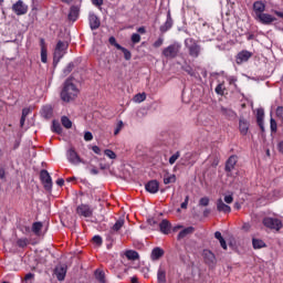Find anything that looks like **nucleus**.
I'll return each instance as SVG.
<instances>
[{
  "label": "nucleus",
  "mask_w": 283,
  "mask_h": 283,
  "mask_svg": "<svg viewBox=\"0 0 283 283\" xmlns=\"http://www.w3.org/2000/svg\"><path fill=\"white\" fill-rule=\"evenodd\" d=\"M18 247H20L21 249H24V247H28V239H19L17 241Z\"/></svg>",
  "instance_id": "48"
},
{
  "label": "nucleus",
  "mask_w": 283,
  "mask_h": 283,
  "mask_svg": "<svg viewBox=\"0 0 283 283\" xmlns=\"http://www.w3.org/2000/svg\"><path fill=\"white\" fill-rule=\"evenodd\" d=\"M0 179L1 180L6 179V170L3 168H0Z\"/></svg>",
  "instance_id": "60"
},
{
  "label": "nucleus",
  "mask_w": 283,
  "mask_h": 283,
  "mask_svg": "<svg viewBox=\"0 0 283 283\" xmlns=\"http://www.w3.org/2000/svg\"><path fill=\"white\" fill-rule=\"evenodd\" d=\"M277 149H279V151H281V154H283V142H280L277 144Z\"/></svg>",
  "instance_id": "63"
},
{
  "label": "nucleus",
  "mask_w": 283,
  "mask_h": 283,
  "mask_svg": "<svg viewBox=\"0 0 283 283\" xmlns=\"http://www.w3.org/2000/svg\"><path fill=\"white\" fill-rule=\"evenodd\" d=\"M182 45L178 42H175L168 46H166L161 54L163 56H165V59H176V56H178V54H180V50H181Z\"/></svg>",
  "instance_id": "2"
},
{
  "label": "nucleus",
  "mask_w": 283,
  "mask_h": 283,
  "mask_svg": "<svg viewBox=\"0 0 283 283\" xmlns=\"http://www.w3.org/2000/svg\"><path fill=\"white\" fill-rule=\"evenodd\" d=\"M270 128H271V132H273V134L277 132V122H275L273 117H271L270 119Z\"/></svg>",
  "instance_id": "39"
},
{
  "label": "nucleus",
  "mask_w": 283,
  "mask_h": 283,
  "mask_svg": "<svg viewBox=\"0 0 283 283\" xmlns=\"http://www.w3.org/2000/svg\"><path fill=\"white\" fill-rule=\"evenodd\" d=\"M28 114H30V108L22 109V117L28 118Z\"/></svg>",
  "instance_id": "57"
},
{
  "label": "nucleus",
  "mask_w": 283,
  "mask_h": 283,
  "mask_svg": "<svg viewBox=\"0 0 283 283\" xmlns=\"http://www.w3.org/2000/svg\"><path fill=\"white\" fill-rule=\"evenodd\" d=\"M65 52H67V43L61 41L57 42L53 57L54 63H59L62 56H65Z\"/></svg>",
  "instance_id": "5"
},
{
  "label": "nucleus",
  "mask_w": 283,
  "mask_h": 283,
  "mask_svg": "<svg viewBox=\"0 0 283 283\" xmlns=\"http://www.w3.org/2000/svg\"><path fill=\"white\" fill-rule=\"evenodd\" d=\"M200 207H209V197H203L199 200Z\"/></svg>",
  "instance_id": "49"
},
{
  "label": "nucleus",
  "mask_w": 283,
  "mask_h": 283,
  "mask_svg": "<svg viewBox=\"0 0 283 283\" xmlns=\"http://www.w3.org/2000/svg\"><path fill=\"white\" fill-rule=\"evenodd\" d=\"M86 169L90 170V174H92V176H98V168H96V166L92 165V163L86 161Z\"/></svg>",
  "instance_id": "32"
},
{
  "label": "nucleus",
  "mask_w": 283,
  "mask_h": 283,
  "mask_svg": "<svg viewBox=\"0 0 283 283\" xmlns=\"http://www.w3.org/2000/svg\"><path fill=\"white\" fill-rule=\"evenodd\" d=\"M92 150L94 151V154L101 155V147L98 146H93Z\"/></svg>",
  "instance_id": "58"
},
{
  "label": "nucleus",
  "mask_w": 283,
  "mask_h": 283,
  "mask_svg": "<svg viewBox=\"0 0 283 283\" xmlns=\"http://www.w3.org/2000/svg\"><path fill=\"white\" fill-rule=\"evenodd\" d=\"M118 50H120L123 52L124 59L126 61H129L132 59V52H129V50H127V49H125L123 46H122V49H118Z\"/></svg>",
  "instance_id": "40"
},
{
  "label": "nucleus",
  "mask_w": 283,
  "mask_h": 283,
  "mask_svg": "<svg viewBox=\"0 0 283 283\" xmlns=\"http://www.w3.org/2000/svg\"><path fill=\"white\" fill-rule=\"evenodd\" d=\"M219 242H220L222 249H224L227 251V241H224V239H221Z\"/></svg>",
  "instance_id": "61"
},
{
  "label": "nucleus",
  "mask_w": 283,
  "mask_h": 283,
  "mask_svg": "<svg viewBox=\"0 0 283 283\" xmlns=\"http://www.w3.org/2000/svg\"><path fill=\"white\" fill-rule=\"evenodd\" d=\"M32 280H34V274L28 273V274L24 276V280L22 281V283H32Z\"/></svg>",
  "instance_id": "47"
},
{
  "label": "nucleus",
  "mask_w": 283,
  "mask_h": 283,
  "mask_svg": "<svg viewBox=\"0 0 283 283\" xmlns=\"http://www.w3.org/2000/svg\"><path fill=\"white\" fill-rule=\"evenodd\" d=\"M52 130L55 132V134H61L63 132V128L61 127V124L56 120H53Z\"/></svg>",
  "instance_id": "37"
},
{
  "label": "nucleus",
  "mask_w": 283,
  "mask_h": 283,
  "mask_svg": "<svg viewBox=\"0 0 283 283\" xmlns=\"http://www.w3.org/2000/svg\"><path fill=\"white\" fill-rule=\"evenodd\" d=\"M66 158L71 165H87V161H85L83 158H81V155L76 153V149L74 147H71L66 151Z\"/></svg>",
  "instance_id": "4"
},
{
  "label": "nucleus",
  "mask_w": 283,
  "mask_h": 283,
  "mask_svg": "<svg viewBox=\"0 0 283 283\" xmlns=\"http://www.w3.org/2000/svg\"><path fill=\"white\" fill-rule=\"evenodd\" d=\"M12 11L21 17L23 14H28V4L23 3L22 0H18L12 6Z\"/></svg>",
  "instance_id": "7"
},
{
  "label": "nucleus",
  "mask_w": 283,
  "mask_h": 283,
  "mask_svg": "<svg viewBox=\"0 0 283 283\" xmlns=\"http://www.w3.org/2000/svg\"><path fill=\"white\" fill-rule=\"evenodd\" d=\"M165 255V251L160 248H155L151 252V260H160Z\"/></svg>",
  "instance_id": "25"
},
{
  "label": "nucleus",
  "mask_w": 283,
  "mask_h": 283,
  "mask_svg": "<svg viewBox=\"0 0 283 283\" xmlns=\"http://www.w3.org/2000/svg\"><path fill=\"white\" fill-rule=\"evenodd\" d=\"M42 114L44 118H50L52 116V106H43Z\"/></svg>",
  "instance_id": "36"
},
{
  "label": "nucleus",
  "mask_w": 283,
  "mask_h": 283,
  "mask_svg": "<svg viewBox=\"0 0 283 283\" xmlns=\"http://www.w3.org/2000/svg\"><path fill=\"white\" fill-rule=\"evenodd\" d=\"M256 21H260L263 25H271V23L277 21V18L269 14V13H261L255 17Z\"/></svg>",
  "instance_id": "8"
},
{
  "label": "nucleus",
  "mask_w": 283,
  "mask_h": 283,
  "mask_svg": "<svg viewBox=\"0 0 283 283\" xmlns=\"http://www.w3.org/2000/svg\"><path fill=\"white\" fill-rule=\"evenodd\" d=\"M265 10H266V4H264V2L255 1L253 3V11L255 13V19H256V17H259V14L264 13Z\"/></svg>",
  "instance_id": "17"
},
{
  "label": "nucleus",
  "mask_w": 283,
  "mask_h": 283,
  "mask_svg": "<svg viewBox=\"0 0 283 283\" xmlns=\"http://www.w3.org/2000/svg\"><path fill=\"white\" fill-rule=\"evenodd\" d=\"M125 224V220L124 219H119L115 222V224L112 228V231H120V229H123V226Z\"/></svg>",
  "instance_id": "33"
},
{
  "label": "nucleus",
  "mask_w": 283,
  "mask_h": 283,
  "mask_svg": "<svg viewBox=\"0 0 283 283\" xmlns=\"http://www.w3.org/2000/svg\"><path fill=\"white\" fill-rule=\"evenodd\" d=\"M147 99V94L138 93L133 97L134 103H143Z\"/></svg>",
  "instance_id": "27"
},
{
  "label": "nucleus",
  "mask_w": 283,
  "mask_h": 283,
  "mask_svg": "<svg viewBox=\"0 0 283 283\" xmlns=\"http://www.w3.org/2000/svg\"><path fill=\"white\" fill-rule=\"evenodd\" d=\"M223 202H226V205H231L233 202V195H226Z\"/></svg>",
  "instance_id": "51"
},
{
  "label": "nucleus",
  "mask_w": 283,
  "mask_h": 283,
  "mask_svg": "<svg viewBox=\"0 0 283 283\" xmlns=\"http://www.w3.org/2000/svg\"><path fill=\"white\" fill-rule=\"evenodd\" d=\"M125 255L128 260H138V252L134 250L126 251Z\"/></svg>",
  "instance_id": "31"
},
{
  "label": "nucleus",
  "mask_w": 283,
  "mask_h": 283,
  "mask_svg": "<svg viewBox=\"0 0 283 283\" xmlns=\"http://www.w3.org/2000/svg\"><path fill=\"white\" fill-rule=\"evenodd\" d=\"M108 42L111 43V45H114L117 50H123V46L116 42V38L111 36L108 39Z\"/></svg>",
  "instance_id": "41"
},
{
  "label": "nucleus",
  "mask_w": 283,
  "mask_h": 283,
  "mask_svg": "<svg viewBox=\"0 0 283 283\" xmlns=\"http://www.w3.org/2000/svg\"><path fill=\"white\" fill-rule=\"evenodd\" d=\"M239 130L242 136H247V134H249V122H247V119L239 120Z\"/></svg>",
  "instance_id": "21"
},
{
  "label": "nucleus",
  "mask_w": 283,
  "mask_h": 283,
  "mask_svg": "<svg viewBox=\"0 0 283 283\" xmlns=\"http://www.w3.org/2000/svg\"><path fill=\"white\" fill-rule=\"evenodd\" d=\"M93 6H96L97 8H101L103 6V0H91Z\"/></svg>",
  "instance_id": "55"
},
{
  "label": "nucleus",
  "mask_w": 283,
  "mask_h": 283,
  "mask_svg": "<svg viewBox=\"0 0 283 283\" xmlns=\"http://www.w3.org/2000/svg\"><path fill=\"white\" fill-rule=\"evenodd\" d=\"M95 277H96L97 280H99L101 282H105V273H103V271L97 270V271L95 272Z\"/></svg>",
  "instance_id": "43"
},
{
  "label": "nucleus",
  "mask_w": 283,
  "mask_h": 283,
  "mask_svg": "<svg viewBox=\"0 0 283 283\" xmlns=\"http://www.w3.org/2000/svg\"><path fill=\"white\" fill-rule=\"evenodd\" d=\"M163 43H165V38L160 36L154 42L153 48H161Z\"/></svg>",
  "instance_id": "44"
},
{
  "label": "nucleus",
  "mask_w": 283,
  "mask_h": 283,
  "mask_svg": "<svg viewBox=\"0 0 283 283\" xmlns=\"http://www.w3.org/2000/svg\"><path fill=\"white\" fill-rule=\"evenodd\" d=\"M41 229H43V223L41 222H34L32 226V231L35 233V235H39L41 233Z\"/></svg>",
  "instance_id": "34"
},
{
  "label": "nucleus",
  "mask_w": 283,
  "mask_h": 283,
  "mask_svg": "<svg viewBox=\"0 0 283 283\" xmlns=\"http://www.w3.org/2000/svg\"><path fill=\"white\" fill-rule=\"evenodd\" d=\"M172 182H176V175H165L164 185H171Z\"/></svg>",
  "instance_id": "29"
},
{
  "label": "nucleus",
  "mask_w": 283,
  "mask_h": 283,
  "mask_svg": "<svg viewBox=\"0 0 283 283\" xmlns=\"http://www.w3.org/2000/svg\"><path fill=\"white\" fill-rule=\"evenodd\" d=\"M188 205H189V196L186 197L185 201L181 203L180 207L181 209H187Z\"/></svg>",
  "instance_id": "54"
},
{
  "label": "nucleus",
  "mask_w": 283,
  "mask_h": 283,
  "mask_svg": "<svg viewBox=\"0 0 283 283\" xmlns=\"http://www.w3.org/2000/svg\"><path fill=\"white\" fill-rule=\"evenodd\" d=\"M185 45L192 59H198L200 56L201 49L196 40H193L192 38H188L185 40Z\"/></svg>",
  "instance_id": "3"
},
{
  "label": "nucleus",
  "mask_w": 283,
  "mask_h": 283,
  "mask_svg": "<svg viewBox=\"0 0 283 283\" xmlns=\"http://www.w3.org/2000/svg\"><path fill=\"white\" fill-rule=\"evenodd\" d=\"M185 72H187V74H189L190 76H196V72L193 71V69H191V66H187L185 69Z\"/></svg>",
  "instance_id": "53"
},
{
  "label": "nucleus",
  "mask_w": 283,
  "mask_h": 283,
  "mask_svg": "<svg viewBox=\"0 0 283 283\" xmlns=\"http://www.w3.org/2000/svg\"><path fill=\"white\" fill-rule=\"evenodd\" d=\"M216 92H217V94H224L222 84H219V85L216 87Z\"/></svg>",
  "instance_id": "56"
},
{
  "label": "nucleus",
  "mask_w": 283,
  "mask_h": 283,
  "mask_svg": "<svg viewBox=\"0 0 283 283\" xmlns=\"http://www.w3.org/2000/svg\"><path fill=\"white\" fill-rule=\"evenodd\" d=\"M253 56V54L249 51H241L240 53L237 54L235 61L238 63V65L242 64V63H247V61H249V59Z\"/></svg>",
  "instance_id": "13"
},
{
  "label": "nucleus",
  "mask_w": 283,
  "mask_h": 283,
  "mask_svg": "<svg viewBox=\"0 0 283 283\" xmlns=\"http://www.w3.org/2000/svg\"><path fill=\"white\" fill-rule=\"evenodd\" d=\"M77 216H82L83 218H92L94 210L91 209L88 205H80L76 208Z\"/></svg>",
  "instance_id": "9"
},
{
  "label": "nucleus",
  "mask_w": 283,
  "mask_h": 283,
  "mask_svg": "<svg viewBox=\"0 0 283 283\" xmlns=\"http://www.w3.org/2000/svg\"><path fill=\"white\" fill-rule=\"evenodd\" d=\"M146 191L148 193H158V189H160V185L158 184L157 180H150L148 184L145 186Z\"/></svg>",
  "instance_id": "15"
},
{
  "label": "nucleus",
  "mask_w": 283,
  "mask_h": 283,
  "mask_svg": "<svg viewBox=\"0 0 283 283\" xmlns=\"http://www.w3.org/2000/svg\"><path fill=\"white\" fill-rule=\"evenodd\" d=\"M88 21L91 30H98V28H101V20H98V17H96V14L90 13Z\"/></svg>",
  "instance_id": "18"
},
{
  "label": "nucleus",
  "mask_w": 283,
  "mask_h": 283,
  "mask_svg": "<svg viewBox=\"0 0 283 283\" xmlns=\"http://www.w3.org/2000/svg\"><path fill=\"white\" fill-rule=\"evenodd\" d=\"M159 229L161 233H165V235H167L169 231H171V223H169L167 219H164L159 224Z\"/></svg>",
  "instance_id": "22"
},
{
  "label": "nucleus",
  "mask_w": 283,
  "mask_h": 283,
  "mask_svg": "<svg viewBox=\"0 0 283 283\" xmlns=\"http://www.w3.org/2000/svg\"><path fill=\"white\" fill-rule=\"evenodd\" d=\"M171 25H174V20H171V14L168 13L166 22L160 27V32H168V30H171Z\"/></svg>",
  "instance_id": "20"
},
{
  "label": "nucleus",
  "mask_w": 283,
  "mask_h": 283,
  "mask_svg": "<svg viewBox=\"0 0 283 283\" xmlns=\"http://www.w3.org/2000/svg\"><path fill=\"white\" fill-rule=\"evenodd\" d=\"M41 61L48 63V49H45V40L41 39Z\"/></svg>",
  "instance_id": "23"
},
{
  "label": "nucleus",
  "mask_w": 283,
  "mask_h": 283,
  "mask_svg": "<svg viewBox=\"0 0 283 283\" xmlns=\"http://www.w3.org/2000/svg\"><path fill=\"white\" fill-rule=\"evenodd\" d=\"M252 244H253V249H264V247H266L264 241H262L260 239H253Z\"/></svg>",
  "instance_id": "28"
},
{
  "label": "nucleus",
  "mask_w": 283,
  "mask_h": 283,
  "mask_svg": "<svg viewBox=\"0 0 283 283\" xmlns=\"http://www.w3.org/2000/svg\"><path fill=\"white\" fill-rule=\"evenodd\" d=\"M123 120H119L115 127L114 134L115 136H118V134H120V130L123 129Z\"/></svg>",
  "instance_id": "45"
},
{
  "label": "nucleus",
  "mask_w": 283,
  "mask_h": 283,
  "mask_svg": "<svg viewBox=\"0 0 283 283\" xmlns=\"http://www.w3.org/2000/svg\"><path fill=\"white\" fill-rule=\"evenodd\" d=\"M217 211H219L220 213H231V208L229 207V205L224 203V200H222V198H219L217 200Z\"/></svg>",
  "instance_id": "14"
},
{
  "label": "nucleus",
  "mask_w": 283,
  "mask_h": 283,
  "mask_svg": "<svg viewBox=\"0 0 283 283\" xmlns=\"http://www.w3.org/2000/svg\"><path fill=\"white\" fill-rule=\"evenodd\" d=\"M214 238L217 239V240H224V238H222V233H220V231H217L216 233H214Z\"/></svg>",
  "instance_id": "59"
},
{
  "label": "nucleus",
  "mask_w": 283,
  "mask_h": 283,
  "mask_svg": "<svg viewBox=\"0 0 283 283\" xmlns=\"http://www.w3.org/2000/svg\"><path fill=\"white\" fill-rule=\"evenodd\" d=\"M193 233V227H188L184 230H181L178 234V240H184V238H187V235H191Z\"/></svg>",
  "instance_id": "24"
},
{
  "label": "nucleus",
  "mask_w": 283,
  "mask_h": 283,
  "mask_svg": "<svg viewBox=\"0 0 283 283\" xmlns=\"http://www.w3.org/2000/svg\"><path fill=\"white\" fill-rule=\"evenodd\" d=\"M274 14H276V17H280V19H283V12L282 11H274Z\"/></svg>",
  "instance_id": "64"
},
{
  "label": "nucleus",
  "mask_w": 283,
  "mask_h": 283,
  "mask_svg": "<svg viewBox=\"0 0 283 283\" xmlns=\"http://www.w3.org/2000/svg\"><path fill=\"white\" fill-rule=\"evenodd\" d=\"M263 224L268 229H274L275 231H280V229H282L283 227L282 221L280 219L270 217L263 219Z\"/></svg>",
  "instance_id": "6"
},
{
  "label": "nucleus",
  "mask_w": 283,
  "mask_h": 283,
  "mask_svg": "<svg viewBox=\"0 0 283 283\" xmlns=\"http://www.w3.org/2000/svg\"><path fill=\"white\" fill-rule=\"evenodd\" d=\"M40 178L42 180V185H44V189L50 191V189H52V177L50 176V172H48V170H42L40 172Z\"/></svg>",
  "instance_id": "10"
},
{
  "label": "nucleus",
  "mask_w": 283,
  "mask_h": 283,
  "mask_svg": "<svg viewBox=\"0 0 283 283\" xmlns=\"http://www.w3.org/2000/svg\"><path fill=\"white\" fill-rule=\"evenodd\" d=\"M93 242L97 245L103 244V239L99 235L93 237Z\"/></svg>",
  "instance_id": "52"
},
{
  "label": "nucleus",
  "mask_w": 283,
  "mask_h": 283,
  "mask_svg": "<svg viewBox=\"0 0 283 283\" xmlns=\"http://www.w3.org/2000/svg\"><path fill=\"white\" fill-rule=\"evenodd\" d=\"M157 280H158V283H166L167 282V275L165 273V270H163V269L158 270Z\"/></svg>",
  "instance_id": "26"
},
{
  "label": "nucleus",
  "mask_w": 283,
  "mask_h": 283,
  "mask_svg": "<svg viewBox=\"0 0 283 283\" xmlns=\"http://www.w3.org/2000/svg\"><path fill=\"white\" fill-rule=\"evenodd\" d=\"M105 156L107 158H111V160H116V153H114L112 149L104 150Z\"/></svg>",
  "instance_id": "38"
},
{
  "label": "nucleus",
  "mask_w": 283,
  "mask_h": 283,
  "mask_svg": "<svg viewBox=\"0 0 283 283\" xmlns=\"http://www.w3.org/2000/svg\"><path fill=\"white\" fill-rule=\"evenodd\" d=\"M130 41H132V43H140V34L133 33Z\"/></svg>",
  "instance_id": "50"
},
{
  "label": "nucleus",
  "mask_w": 283,
  "mask_h": 283,
  "mask_svg": "<svg viewBox=\"0 0 283 283\" xmlns=\"http://www.w3.org/2000/svg\"><path fill=\"white\" fill-rule=\"evenodd\" d=\"M238 164V157L231 156L226 164V171L228 172V176L235 169V165Z\"/></svg>",
  "instance_id": "16"
},
{
  "label": "nucleus",
  "mask_w": 283,
  "mask_h": 283,
  "mask_svg": "<svg viewBox=\"0 0 283 283\" xmlns=\"http://www.w3.org/2000/svg\"><path fill=\"white\" fill-rule=\"evenodd\" d=\"M180 158V151L175 153L170 158H169V165H175L176 160Z\"/></svg>",
  "instance_id": "42"
},
{
  "label": "nucleus",
  "mask_w": 283,
  "mask_h": 283,
  "mask_svg": "<svg viewBox=\"0 0 283 283\" xmlns=\"http://www.w3.org/2000/svg\"><path fill=\"white\" fill-rule=\"evenodd\" d=\"M61 123L66 129H72V120L67 116H62Z\"/></svg>",
  "instance_id": "30"
},
{
  "label": "nucleus",
  "mask_w": 283,
  "mask_h": 283,
  "mask_svg": "<svg viewBox=\"0 0 283 283\" xmlns=\"http://www.w3.org/2000/svg\"><path fill=\"white\" fill-rule=\"evenodd\" d=\"M228 81H229L230 85H233V84H235V81H238V78H235V77H233V76H230V77L228 78Z\"/></svg>",
  "instance_id": "62"
},
{
  "label": "nucleus",
  "mask_w": 283,
  "mask_h": 283,
  "mask_svg": "<svg viewBox=\"0 0 283 283\" xmlns=\"http://www.w3.org/2000/svg\"><path fill=\"white\" fill-rule=\"evenodd\" d=\"M84 140H86V143H90L91 140H94V135L92 134V132H85L84 133Z\"/></svg>",
  "instance_id": "46"
},
{
  "label": "nucleus",
  "mask_w": 283,
  "mask_h": 283,
  "mask_svg": "<svg viewBox=\"0 0 283 283\" xmlns=\"http://www.w3.org/2000/svg\"><path fill=\"white\" fill-rule=\"evenodd\" d=\"M203 260L206 262V264H208L209 266H216V254H213V252H211L210 250H203Z\"/></svg>",
  "instance_id": "12"
},
{
  "label": "nucleus",
  "mask_w": 283,
  "mask_h": 283,
  "mask_svg": "<svg viewBox=\"0 0 283 283\" xmlns=\"http://www.w3.org/2000/svg\"><path fill=\"white\" fill-rule=\"evenodd\" d=\"M78 94H81V90L76 86V81L70 77L63 84L60 98L63 103H72V101L78 98Z\"/></svg>",
  "instance_id": "1"
},
{
  "label": "nucleus",
  "mask_w": 283,
  "mask_h": 283,
  "mask_svg": "<svg viewBox=\"0 0 283 283\" xmlns=\"http://www.w3.org/2000/svg\"><path fill=\"white\" fill-rule=\"evenodd\" d=\"M256 120H258L259 125L262 127V120H264V109L263 108H259L256 111Z\"/></svg>",
  "instance_id": "35"
},
{
  "label": "nucleus",
  "mask_w": 283,
  "mask_h": 283,
  "mask_svg": "<svg viewBox=\"0 0 283 283\" xmlns=\"http://www.w3.org/2000/svg\"><path fill=\"white\" fill-rule=\"evenodd\" d=\"M54 274L56 275L59 282H63V280H65V275H67V265H57L54 270Z\"/></svg>",
  "instance_id": "11"
},
{
  "label": "nucleus",
  "mask_w": 283,
  "mask_h": 283,
  "mask_svg": "<svg viewBox=\"0 0 283 283\" xmlns=\"http://www.w3.org/2000/svg\"><path fill=\"white\" fill-rule=\"evenodd\" d=\"M81 12V8L78 6H72L69 12V21H76L78 19V14Z\"/></svg>",
  "instance_id": "19"
}]
</instances>
